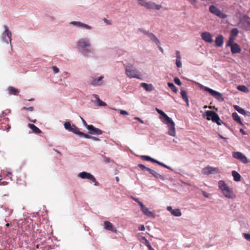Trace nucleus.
I'll use <instances>...</instances> for the list:
<instances>
[{"mask_svg": "<svg viewBox=\"0 0 250 250\" xmlns=\"http://www.w3.org/2000/svg\"><path fill=\"white\" fill-rule=\"evenodd\" d=\"M126 76L130 78L142 79L141 73L134 65L130 63L124 64Z\"/></svg>", "mask_w": 250, "mask_h": 250, "instance_id": "f03ea898", "label": "nucleus"}, {"mask_svg": "<svg viewBox=\"0 0 250 250\" xmlns=\"http://www.w3.org/2000/svg\"><path fill=\"white\" fill-rule=\"evenodd\" d=\"M28 126L32 129L33 132L36 134H40L42 132V131L33 124H29Z\"/></svg>", "mask_w": 250, "mask_h": 250, "instance_id": "c85d7f7f", "label": "nucleus"}, {"mask_svg": "<svg viewBox=\"0 0 250 250\" xmlns=\"http://www.w3.org/2000/svg\"><path fill=\"white\" fill-rule=\"evenodd\" d=\"M134 119L136 120H137L139 122H140L141 123H142L143 124L144 123V121L141 119L140 118H139V117H135L134 118Z\"/></svg>", "mask_w": 250, "mask_h": 250, "instance_id": "4d7b16f0", "label": "nucleus"}, {"mask_svg": "<svg viewBox=\"0 0 250 250\" xmlns=\"http://www.w3.org/2000/svg\"><path fill=\"white\" fill-rule=\"evenodd\" d=\"M243 236L246 240L250 241V234L244 233Z\"/></svg>", "mask_w": 250, "mask_h": 250, "instance_id": "603ef678", "label": "nucleus"}, {"mask_svg": "<svg viewBox=\"0 0 250 250\" xmlns=\"http://www.w3.org/2000/svg\"><path fill=\"white\" fill-rule=\"evenodd\" d=\"M232 116L233 119L235 121H236L237 123H239L240 125H242V123L241 121L240 117H239V116L238 115V114L237 113H236V112L233 113Z\"/></svg>", "mask_w": 250, "mask_h": 250, "instance_id": "2f4dec72", "label": "nucleus"}, {"mask_svg": "<svg viewBox=\"0 0 250 250\" xmlns=\"http://www.w3.org/2000/svg\"><path fill=\"white\" fill-rule=\"evenodd\" d=\"M232 176L233 177V179L236 182L240 181L241 180V175L238 172L235 170L232 171Z\"/></svg>", "mask_w": 250, "mask_h": 250, "instance_id": "c756f323", "label": "nucleus"}, {"mask_svg": "<svg viewBox=\"0 0 250 250\" xmlns=\"http://www.w3.org/2000/svg\"><path fill=\"white\" fill-rule=\"evenodd\" d=\"M104 22H105L107 24H111L110 21L108 20L106 18H104Z\"/></svg>", "mask_w": 250, "mask_h": 250, "instance_id": "6e6d98bb", "label": "nucleus"}, {"mask_svg": "<svg viewBox=\"0 0 250 250\" xmlns=\"http://www.w3.org/2000/svg\"><path fill=\"white\" fill-rule=\"evenodd\" d=\"M21 110H26L29 111H32L34 110V107L33 106H30L29 107H23L22 108Z\"/></svg>", "mask_w": 250, "mask_h": 250, "instance_id": "8fccbe9b", "label": "nucleus"}, {"mask_svg": "<svg viewBox=\"0 0 250 250\" xmlns=\"http://www.w3.org/2000/svg\"><path fill=\"white\" fill-rule=\"evenodd\" d=\"M239 31L237 28H233L230 32V36L236 38L238 34Z\"/></svg>", "mask_w": 250, "mask_h": 250, "instance_id": "e433bc0d", "label": "nucleus"}, {"mask_svg": "<svg viewBox=\"0 0 250 250\" xmlns=\"http://www.w3.org/2000/svg\"><path fill=\"white\" fill-rule=\"evenodd\" d=\"M116 179L117 182H119V181H120V178H119V177H116Z\"/></svg>", "mask_w": 250, "mask_h": 250, "instance_id": "774afa93", "label": "nucleus"}, {"mask_svg": "<svg viewBox=\"0 0 250 250\" xmlns=\"http://www.w3.org/2000/svg\"><path fill=\"white\" fill-rule=\"evenodd\" d=\"M176 65L177 67L180 68L182 67V62H181V57L180 52L178 50L176 51Z\"/></svg>", "mask_w": 250, "mask_h": 250, "instance_id": "b1692460", "label": "nucleus"}, {"mask_svg": "<svg viewBox=\"0 0 250 250\" xmlns=\"http://www.w3.org/2000/svg\"><path fill=\"white\" fill-rule=\"evenodd\" d=\"M80 136L81 137H83L87 139H91V138H92L91 136H90L87 134L84 133L82 132H81V133H80Z\"/></svg>", "mask_w": 250, "mask_h": 250, "instance_id": "c03bdc74", "label": "nucleus"}, {"mask_svg": "<svg viewBox=\"0 0 250 250\" xmlns=\"http://www.w3.org/2000/svg\"><path fill=\"white\" fill-rule=\"evenodd\" d=\"M231 48V52L232 54L239 53L241 51L240 46L236 43H234L233 45L230 46Z\"/></svg>", "mask_w": 250, "mask_h": 250, "instance_id": "aec40b11", "label": "nucleus"}, {"mask_svg": "<svg viewBox=\"0 0 250 250\" xmlns=\"http://www.w3.org/2000/svg\"><path fill=\"white\" fill-rule=\"evenodd\" d=\"M234 109L236 111H237L239 113L243 114V115L246 114V112L243 108L240 107V106H239L238 105H234Z\"/></svg>", "mask_w": 250, "mask_h": 250, "instance_id": "c9c22d12", "label": "nucleus"}, {"mask_svg": "<svg viewBox=\"0 0 250 250\" xmlns=\"http://www.w3.org/2000/svg\"><path fill=\"white\" fill-rule=\"evenodd\" d=\"M70 131L73 132L74 133L79 135H80V133L81 132L79 131V128L77 127L75 125H72V127L71 128Z\"/></svg>", "mask_w": 250, "mask_h": 250, "instance_id": "f704fd0d", "label": "nucleus"}, {"mask_svg": "<svg viewBox=\"0 0 250 250\" xmlns=\"http://www.w3.org/2000/svg\"><path fill=\"white\" fill-rule=\"evenodd\" d=\"M78 177L82 179H86L91 181L94 177V176L91 174L90 173L86 172H82L79 173Z\"/></svg>", "mask_w": 250, "mask_h": 250, "instance_id": "a211bd4d", "label": "nucleus"}, {"mask_svg": "<svg viewBox=\"0 0 250 250\" xmlns=\"http://www.w3.org/2000/svg\"><path fill=\"white\" fill-rule=\"evenodd\" d=\"M91 181H92L94 183L95 186H98L99 185V182L97 181V180L94 176L93 178L92 179V180H91Z\"/></svg>", "mask_w": 250, "mask_h": 250, "instance_id": "5fc2aeb1", "label": "nucleus"}, {"mask_svg": "<svg viewBox=\"0 0 250 250\" xmlns=\"http://www.w3.org/2000/svg\"><path fill=\"white\" fill-rule=\"evenodd\" d=\"M139 30L141 32H143L144 34L146 35L149 37V38L154 42H155L157 44L159 45L160 44V42L158 40V39L156 38V37L152 33H149L148 32L145 31L143 29H139Z\"/></svg>", "mask_w": 250, "mask_h": 250, "instance_id": "dca6fc26", "label": "nucleus"}, {"mask_svg": "<svg viewBox=\"0 0 250 250\" xmlns=\"http://www.w3.org/2000/svg\"><path fill=\"white\" fill-rule=\"evenodd\" d=\"M167 85H168V87L171 89V90L173 92H174L175 93H176L177 92V89L173 83H167Z\"/></svg>", "mask_w": 250, "mask_h": 250, "instance_id": "58836bf2", "label": "nucleus"}, {"mask_svg": "<svg viewBox=\"0 0 250 250\" xmlns=\"http://www.w3.org/2000/svg\"><path fill=\"white\" fill-rule=\"evenodd\" d=\"M94 97L97 99V101L98 104L99 106H106V104L105 103L103 102L102 100H101L99 99L98 95L95 94L94 95Z\"/></svg>", "mask_w": 250, "mask_h": 250, "instance_id": "72a5a7b5", "label": "nucleus"}, {"mask_svg": "<svg viewBox=\"0 0 250 250\" xmlns=\"http://www.w3.org/2000/svg\"><path fill=\"white\" fill-rule=\"evenodd\" d=\"M103 79V76H100L98 78H92L90 79V83L91 84L94 85H101L102 83L101 81Z\"/></svg>", "mask_w": 250, "mask_h": 250, "instance_id": "4be33fe9", "label": "nucleus"}, {"mask_svg": "<svg viewBox=\"0 0 250 250\" xmlns=\"http://www.w3.org/2000/svg\"><path fill=\"white\" fill-rule=\"evenodd\" d=\"M71 24L83 28L91 29L90 26L86 24L83 23L80 21H72L71 22Z\"/></svg>", "mask_w": 250, "mask_h": 250, "instance_id": "a878e982", "label": "nucleus"}, {"mask_svg": "<svg viewBox=\"0 0 250 250\" xmlns=\"http://www.w3.org/2000/svg\"><path fill=\"white\" fill-rule=\"evenodd\" d=\"M181 95L183 100L186 103L187 105L189 106V101L187 92L183 89H181Z\"/></svg>", "mask_w": 250, "mask_h": 250, "instance_id": "393cba45", "label": "nucleus"}, {"mask_svg": "<svg viewBox=\"0 0 250 250\" xmlns=\"http://www.w3.org/2000/svg\"><path fill=\"white\" fill-rule=\"evenodd\" d=\"M104 228L105 229L111 231L112 232L117 233L118 230L114 228L113 224L108 221H105L104 223Z\"/></svg>", "mask_w": 250, "mask_h": 250, "instance_id": "f3484780", "label": "nucleus"}, {"mask_svg": "<svg viewBox=\"0 0 250 250\" xmlns=\"http://www.w3.org/2000/svg\"><path fill=\"white\" fill-rule=\"evenodd\" d=\"M235 40V38H234L233 37L229 36V41L227 43V46H230L233 45L234 43L233 42H234V41Z\"/></svg>", "mask_w": 250, "mask_h": 250, "instance_id": "4c0bfd02", "label": "nucleus"}, {"mask_svg": "<svg viewBox=\"0 0 250 250\" xmlns=\"http://www.w3.org/2000/svg\"><path fill=\"white\" fill-rule=\"evenodd\" d=\"M52 70H53V71L55 73H57L59 72V68L57 66H54L52 67Z\"/></svg>", "mask_w": 250, "mask_h": 250, "instance_id": "864d4df0", "label": "nucleus"}, {"mask_svg": "<svg viewBox=\"0 0 250 250\" xmlns=\"http://www.w3.org/2000/svg\"><path fill=\"white\" fill-rule=\"evenodd\" d=\"M140 241L146 246L150 244L149 241L145 237H142L140 239Z\"/></svg>", "mask_w": 250, "mask_h": 250, "instance_id": "79ce46f5", "label": "nucleus"}, {"mask_svg": "<svg viewBox=\"0 0 250 250\" xmlns=\"http://www.w3.org/2000/svg\"><path fill=\"white\" fill-rule=\"evenodd\" d=\"M224 42V37L222 35L218 36L215 40V43L216 46L218 47H221Z\"/></svg>", "mask_w": 250, "mask_h": 250, "instance_id": "5701e85b", "label": "nucleus"}, {"mask_svg": "<svg viewBox=\"0 0 250 250\" xmlns=\"http://www.w3.org/2000/svg\"><path fill=\"white\" fill-rule=\"evenodd\" d=\"M203 116L204 118H206L207 120H211L212 122L216 123L218 125H221L223 123L218 115L213 111H206Z\"/></svg>", "mask_w": 250, "mask_h": 250, "instance_id": "7ed1b4c3", "label": "nucleus"}, {"mask_svg": "<svg viewBox=\"0 0 250 250\" xmlns=\"http://www.w3.org/2000/svg\"><path fill=\"white\" fill-rule=\"evenodd\" d=\"M141 209L143 213L149 217H154V216L153 213L149 210V209L146 208L143 204H141Z\"/></svg>", "mask_w": 250, "mask_h": 250, "instance_id": "2eb2a0df", "label": "nucleus"}, {"mask_svg": "<svg viewBox=\"0 0 250 250\" xmlns=\"http://www.w3.org/2000/svg\"><path fill=\"white\" fill-rule=\"evenodd\" d=\"M201 36L202 39L206 42L211 43L213 41L212 36L209 32H203L201 34Z\"/></svg>", "mask_w": 250, "mask_h": 250, "instance_id": "ddd939ff", "label": "nucleus"}, {"mask_svg": "<svg viewBox=\"0 0 250 250\" xmlns=\"http://www.w3.org/2000/svg\"><path fill=\"white\" fill-rule=\"evenodd\" d=\"M141 158L143 160H146V161H149L152 162L154 163L155 159L148 156H142Z\"/></svg>", "mask_w": 250, "mask_h": 250, "instance_id": "ea45409f", "label": "nucleus"}, {"mask_svg": "<svg viewBox=\"0 0 250 250\" xmlns=\"http://www.w3.org/2000/svg\"><path fill=\"white\" fill-rule=\"evenodd\" d=\"M238 89L243 92H248V89L247 87L244 85H239L237 87Z\"/></svg>", "mask_w": 250, "mask_h": 250, "instance_id": "37998d69", "label": "nucleus"}, {"mask_svg": "<svg viewBox=\"0 0 250 250\" xmlns=\"http://www.w3.org/2000/svg\"><path fill=\"white\" fill-rule=\"evenodd\" d=\"M203 195L206 197H208V194L205 191H203Z\"/></svg>", "mask_w": 250, "mask_h": 250, "instance_id": "0e129e2a", "label": "nucleus"}, {"mask_svg": "<svg viewBox=\"0 0 250 250\" xmlns=\"http://www.w3.org/2000/svg\"><path fill=\"white\" fill-rule=\"evenodd\" d=\"M104 162L105 163H109L110 162V159L105 156H103Z\"/></svg>", "mask_w": 250, "mask_h": 250, "instance_id": "09e8293b", "label": "nucleus"}, {"mask_svg": "<svg viewBox=\"0 0 250 250\" xmlns=\"http://www.w3.org/2000/svg\"><path fill=\"white\" fill-rule=\"evenodd\" d=\"M9 119L3 118L0 121V128L3 130L8 131L11 128L10 125L9 124Z\"/></svg>", "mask_w": 250, "mask_h": 250, "instance_id": "9d476101", "label": "nucleus"}, {"mask_svg": "<svg viewBox=\"0 0 250 250\" xmlns=\"http://www.w3.org/2000/svg\"><path fill=\"white\" fill-rule=\"evenodd\" d=\"M4 32L2 34V38L4 42L8 43L9 42H11L12 34L6 25H4Z\"/></svg>", "mask_w": 250, "mask_h": 250, "instance_id": "1a4fd4ad", "label": "nucleus"}, {"mask_svg": "<svg viewBox=\"0 0 250 250\" xmlns=\"http://www.w3.org/2000/svg\"><path fill=\"white\" fill-rule=\"evenodd\" d=\"M218 188L225 197L229 199L235 198L236 195L232 189L230 188L224 181L220 180L218 182Z\"/></svg>", "mask_w": 250, "mask_h": 250, "instance_id": "f257e3e1", "label": "nucleus"}, {"mask_svg": "<svg viewBox=\"0 0 250 250\" xmlns=\"http://www.w3.org/2000/svg\"><path fill=\"white\" fill-rule=\"evenodd\" d=\"M91 139H92L93 140L95 141H99V139L95 137L92 136V138H91Z\"/></svg>", "mask_w": 250, "mask_h": 250, "instance_id": "e2e57ef3", "label": "nucleus"}, {"mask_svg": "<svg viewBox=\"0 0 250 250\" xmlns=\"http://www.w3.org/2000/svg\"><path fill=\"white\" fill-rule=\"evenodd\" d=\"M156 110L159 114H160V115H161L163 116V117L164 118V121L169 120V118H170L165 113H164L162 110H161L157 108H156Z\"/></svg>", "mask_w": 250, "mask_h": 250, "instance_id": "473e14b6", "label": "nucleus"}, {"mask_svg": "<svg viewBox=\"0 0 250 250\" xmlns=\"http://www.w3.org/2000/svg\"><path fill=\"white\" fill-rule=\"evenodd\" d=\"M118 110L120 112V114L122 115H128V113L125 110H121V109H118Z\"/></svg>", "mask_w": 250, "mask_h": 250, "instance_id": "3c124183", "label": "nucleus"}, {"mask_svg": "<svg viewBox=\"0 0 250 250\" xmlns=\"http://www.w3.org/2000/svg\"><path fill=\"white\" fill-rule=\"evenodd\" d=\"M241 23H243L244 26L247 30H250V18L249 17H243L239 24L240 25Z\"/></svg>", "mask_w": 250, "mask_h": 250, "instance_id": "9b49d317", "label": "nucleus"}, {"mask_svg": "<svg viewBox=\"0 0 250 250\" xmlns=\"http://www.w3.org/2000/svg\"><path fill=\"white\" fill-rule=\"evenodd\" d=\"M202 87L205 91L208 92L211 96H212L215 99L220 102L224 101V99L223 95L221 93L219 92L216 91L208 87L201 85Z\"/></svg>", "mask_w": 250, "mask_h": 250, "instance_id": "39448f33", "label": "nucleus"}, {"mask_svg": "<svg viewBox=\"0 0 250 250\" xmlns=\"http://www.w3.org/2000/svg\"><path fill=\"white\" fill-rule=\"evenodd\" d=\"M140 85L147 91H151L153 90V86L151 84H147L145 83H142L140 84Z\"/></svg>", "mask_w": 250, "mask_h": 250, "instance_id": "cd10ccee", "label": "nucleus"}, {"mask_svg": "<svg viewBox=\"0 0 250 250\" xmlns=\"http://www.w3.org/2000/svg\"><path fill=\"white\" fill-rule=\"evenodd\" d=\"M64 126L66 130H68L70 131L71 129V128L72 127V125H71L69 122H65L64 124Z\"/></svg>", "mask_w": 250, "mask_h": 250, "instance_id": "a19ab883", "label": "nucleus"}, {"mask_svg": "<svg viewBox=\"0 0 250 250\" xmlns=\"http://www.w3.org/2000/svg\"><path fill=\"white\" fill-rule=\"evenodd\" d=\"M219 136L221 138L223 139H227V138H226L224 137L223 136H222L221 135H220V134L219 135Z\"/></svg>", "mask_w": 250, "mask_h": 250, "instance_id": "338daca9", "label": "nucleus"}, {"mask_svg": "<svg viewBox=\"0 0 250 250\" xmlns=\"http://www.w3.org/2000/svg\"><path fill=\"white\" fill-rule=\"evenodd\" d=\"M167 209L168 211L170 212L172 215L174 216L179 217L182 215L181 210L179 208L172 209L171 206H167Z\"/></svg>", "mask_w": 250, "mask_h": 250, "instance_id": "4468645a", "label": "nucleus"}, {"mask_svg": "<svg viewBox=\"0 0 250 250\" xmlns=\"http://www.w3.org/2000/svg\"><path fill=\"white\" fill-rule=\"evenodd\" d=\"M148 171L156 178L164 180V176L158 173L157 172L151 169H148Z\"/></svg>", "mask_w": 250, "mask_h": 250, "instance_id": "bb28decb", "label": "nucleus"}, {"mask_svg": "<svg viewBox=\"0 0 250 250\" xmlns=\"http://www.w3.org/2000/svg\"><path fill=\"white\" fill-rule=\"evenodd\" d=\"M54 150H55V151L57 153L59 154L60 155H62L61 153L59 151H58V150H56V149H54Z\"/></svg>", "mask_w": 250, "mask_h": 250, "instance_id": "69168bd1", "label": "nucleus"}, {"mask_svg": "<svg viewBox=\"0 0 250 250\" xmlns=\"http://www.w3.org/2000/svg\"><path fill=\"white\" fill-rule=\"evenodd\" d=\"M220 170L218 167L207 166L202 169V173L204 175L218 173Z\"/></svg>", "mask_w": 250, "mask_h": 250, "instance_id": "0eeeda50", "label": "nucleus"}, {"mask_svg": "<svg viewBox=\"0 0 250 250\" xmlns=\"http://www.w3.org/2000/svg\"><path fill=\"white\" fill-rule=\"evenodd\" d=\"M154 163H156V164H158L159 165L161 166H162L163 167H166L167 168H169V167L168 166H166L164 164H163V163H161V162H159V161H157L156 160H155Z\"/></svg>", "mask_w": 250, "mask_h": 250, "instance_id": "a18cd8bd", "label": "nucleus"}, {"mask_svg": "<svg viewBox=\"0 0 250 250\" xmlns=\"http://www.w3.org/2000/svg\"><path fill=\"white\" fill-rule=\"evenodd\" d=\"M134 201L137 202L140 206H141V204H143L142 202H141V201H140L138 199H136V198H134Z\"/></svg>", "mask_w": 250, "mask_h": 250, "instance_id": "bf43d9fd", "label": "nucleus"}, {"mask_svg": "<svg viewBox=\"0 0 250 250\" xmlns=\"http://www.w3.org/2000/svg\"><path fill=\"white\" fill-rule=\"evenodd\" d=\"M139 5L143 6L149 10H159L162 6L161 5L157 4L155 2L146 0H136Z\"/></svg>", "mask_w": 250, "mask_h": 250, "instance_id": "20e7f679", "label": "nucleus"}, {"mask_svg": "<svg viewBox=\"0 0 250 250\" xmlns=\"http://www.w3.org/2000/svg\"><path fill=\"white\" fill-rule=\"evenodd\" d=\"M138 167H139L140 168H141L142 170H146L148 171V169H150L148 167H146L144 165L142 164H138Z\"/></svg>", "mask_w": 250, "mask_h": 250, "instance_id": "49530a36", "label": "nucleus"}, {"mask_svg": "<svg viewBox=\"0 0 250 250\" xmlns=\"http://www.w3.org/2000/svg\"><path fill=\"white\" fill-rule=\"evenodd\" d=\"M8 90L9 93L11 95H17L19 93L17 89L12 86L9 87Z\"/></svg>", "mask_w": 250, "mask_h": 250, "instance_id": "7c9ffc66", "label": "nucleus"}, {"mask_svg": "<svg viewBox=\"0 0 250 250\" xmlns=\"http://www.w3.org/2000/svg\"><path fill=\"white\" fill-rule=\"evenodd\" d=\"M163 122L167 124L168 127L167 134L171 136H175L176 135L175 124L170 118L169 120L163 121Z\"/></svg>", "mask_w": 250, "mask_h": 250, "instance_id": "423d86ee", "label": "nucleus"}, {"mask_svg": "<svg viewBox=\"0 0 250 250\" xmlns=\"http://www.w3.org/2000/svg\"><path fill=\"white\" fill-rule=\"evenodd\" d=\"M81 119L82 120L83 123L84 125L87 127V126L89 125L87 124V123H86L85 120L83 118L81 117Z\"/></svg>", "mask_w": 250, "mask_h": 250, "instance_id": "052dcab7", "label": "nucleus"}, {"mask_svg": "<svg viewBox=\"0 0 250 250\" xmlns=\"http://www.w3.org/2000/svg\"><path fill=\"white\" fill-rule=\"evenodd\" d=\"M149 250H154V249L151 247L150 244L146 246Z\"/></svg>", "mask_w": 250, "mask_h": 250, "instance_id": "680f3d73", "label": "nucleus"}, {"mask_svg": "<svg viewBox=\"0 0 250 250\" xmlns=\"http://www.w3.org/2000/svg\"><path fill=\"white\" fill-rule=\"evenodd\" d=\"M232 154L234 158L239 160L244 164H247L249 162L246 156L240 152H233Z\"/></svg>", "mask_w": 250, "mask_h": 250, "instance_id": "6e6552de", "label": "nucleus"}, {"mask_svg": "<svg viewBox=\"0 0 250 250\" xmlns=\"http://www.w3.org/2000/svg\"><path fill=\"white\" fill-rule=\"evenodd\" d=\"M78 45L82 48L89 47L90 44L89 41L87 39H81L78 42Z\"/></svg>", "mask_w": 250, "mask_h": 250, "instance_id": "6ab92c4d", "label": "nucleus"}, {"mask_svg": "<svg viewBox=\"0 0 250 250\" xmlns=\"http://www.w3.org/2000/svg\"><path fill=\"white\" fill-rule=\"evenodd\" d=\"M145 229V228L144 225H141L139 227V230L141 231H144Z\"/></svg>", "mask_w": 250, "mask_h": 250, "instance_id": "13d9d810", "label": "nucleus"}, {"mask_svg": "<svg viewBox=\"0 0 250 250\" xmlns=\"http://www.w3.org/2000/svg\"><path fill=\"white\" fill-rule=\"evenodd\" d=\"M209 10L212 14L216 16H226L225 15L222 14L221 11L214 5H211L209 7Z\"/></svg>", "mask_w": 250, "mask_h": 250, "instance_id": "412c9836", "label": "nucleus"}, {"mask_svg": "<svg viewBox=\"0 0 250 250\" xmlns=\"http://www.w3.org/2000/svg\"><path fill=\"white\" fill-rule=\"evenodd\" d=\"M87 128L89 130V133L91 134L100 135L103 133V131L99 128H95L92 125H87Z\"/></svg>", "mask_w": 250, "mask_h": 250, "instance_id": "f8f14e48", "label": "nucleus"}, {"mask_svg": "<svg viewBox=\"0 0 250 250\" xmlns=\"http://www.w3.org/2000/svg\"><path fill=\"white\" fill-rule=\"evenodd\" d=\"M174 81L175 83L176 84H177L178 85L180 86L182 85V83H181L180 79L178 78L175 77L174 79Z\"/></svg>", "mask_w": 250, "mask_h": 250, "instance_id": "de8ad7c7", "label": "nucleus"}]
</instances>
